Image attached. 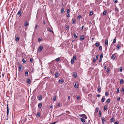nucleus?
I'll list each match as a JSON object with an SVG mask.
<instances>
[{
  "mask_svg": "<svg viewBox=\"0 0 124 124\" xmlns=\"http://www.w3.org/2000/svg\"><path fill=\"white\" fill-rule=\"evenodd\" d=\"M114 118L113 117H112L110 119V121L111 122H113L114 121Z\"/></svg>",
  "mask_w": 124,
  "mask_h": 124,
  "instance_id": "nucleus-41",
  "label": "nucleus"
},
{
  "mask_svg": "<svg viewBox=\"0 0 124 124\" xmlns=\"http://www.w3.org/2000/svg\"><path fill=\"white\" fill-rule=\"evenodd\" d=\"M33 61V59L32 58H31L30 59V61L31 62H32Z\"/></svg>",
  "mask_w": 124,
  "mask_h": 124,
  "instance_id": "nucleus-58",
  "label": "nucleus"
},
{
  "mask_svg": "<svg viewBox=\"0 0 124 124\" xmlns=\"http://www.w3.org/2000/svg\"><path fill=\"white\" fill-rule=\"evenodd\" d=\"M70 12V10L68 9L67 10V13H69Z\"/></svg>",
  "mask_w": 124,
  "mask_h": 124,
  "instance_id": "nucleus-52",
  "label": "nucleus"
},
{
  "mask_svg": "<svg viewBox=\"0 0 124 124\" xmlns=\"http://www.w3.org/2000/svg\"><path fill=\"white\" fill-rule=\"evenodd\" d=\"M22 13L21 10H19L18 13L17 14L19 16V17L21 16V15Z\"/></svg>",
  "mask_w": 124,
  "mask_h": 124,
  "instance_id": "nucleus-4",
  "label": "nucleus"
},
{
  "mask_svg": "<svg viewBox=\"0 0 124 124\" xmlns=\"http://www.w3.org/2000/svg\"><path fill=\"white\" fill-rule=\"evenodd\" d=\"M103 55L102 54H101L100 55V58H102L103 57Z\"/></svg>",
  "mask_w": 124,
  "mask_h": 124,
  "instance_id": "nucleus-44",
  "label": "nucleus"
},
{
  "mask_svg": "<svg viewBox=\"0 0 124 124\" xmlns=\"http://www.w3.org/2000/svg\"><path fill=\"white\" fill-rule=\"evenodd\" d=\"M97 91L98 93H100L101 91V88L100 86H98L97 87Z\"/></svg>",
  "mask_w": 124,
  "mask_h": 124,
  "instance_id": "nucleus-1",
  "label": "nucleus"
},
{
  "mask_svg": "<svg viewBox=\"0 0 124 124\" xmlns=\"http://www.w3.org/2000/svg\"><path fill=\"white\" fill-rule=\"evenodd\" d=\"M7 115H8H8L9 114V108L8 107V104H7Z\"/></svg>",
  "mask_w": 124,
  "mask_h": 124,
  "instance_id": "nucleus-6",
  "label": "nucleus"
},
{
  "mask_svg": "<svg viewBox=\"0 0 124 124\" xmlns=\"http://www.w3.org/2000/svg\"><path fill=\"white\" fill-rule=\"evenodd\" d=\"M101 111H99V117L101 116Z\"/></svg>",
  "mask_w": 124,
  "mask_h": 124,
  "instance_id": "nucleus-34",
  "label": "nucleus"
},
{
  "mask_svg": "<svg viewBox=\"0 0 124 124\" xmlns=\"http://www.w3.org/2000/svg\"><path fill=\"white\" fill-rule=\"evenodd\" d=\"M98 55H97L96 57V59L97 60L98 59Z\"/></svg>",
  "mask_w": 124,
  "mask_h": 124,
  "instance_id": "nucleus-60",
  "label": "nucleus"
},
{
  "mask_svg": "<svg viewBox=\"0 0 124 124\" xmlns=\"http://www.w3.org/2000/svg\"><path fill=\"white\" fill-rule=\"evenodd\" d=\"M84 36H83V35L81 36L80 37V39L81 40H83L84 39Z\"/></svg>",
  "mask_w": 124,
  "mask_h": 124,
  "instance_id": "nucleus-17",
  "label": "nucleus"
},
{
  "mask_svg": "<svg viewBox=\"0 0 124 124\" xmlns=\"http://www.w3.org/2000/svg\"><path fill=\"white\" fill-rule=\"evenodd\" d=\"M110 68H108L106 70V72L107 73H108L109 71Z\"/></svg>",
  "mask_w": 124,
  "mask_h": 124,
  "instance_id": "nucleus-26",
  "label": "nucleus"
},
{
  "mask_svg": "<svg viewBox=\"0 0 124 124\" xmlns=\"http://www.w3.org/2000/svg\"><path fill=\"white\" fill-rule=\"evenodd\" d=\"M38 28V25H36L35 27V29H34V31H35Z\"/></svg>",
  "mask_w": 124,
  "mask_h": 124,
  "instance_id": "nucleus-23",
  "label": "nucleus"
},
{
  "mask_svg": "<svg viewBox=\"0 0 124 124\" xmlns=\"http://www.w3.org/2000/svg\"><path fill=\"white\" fill-rule=\"evenodd\" d=\"M60 60V59L59 58H57V59H56V61L57 62H58Z\"/></svg>",
  "mask_w": 124,
  "mask_h": 124,
  "instance_id": "nucleus-46",
  "label": "nucleus"
},
{
  "mask_svg": "<svg viewBox=\"0 0 124 124\" xmlns=\"http://www.w3.org/2000/svg\"><path fill=\"white\" fill-rule=\"evenodd\" d=\"M100 96H101V95L99 94H98V95H97V97H100Z\"/></svg>",
  "mask_w": 124,
  "mask_h": 124,
  "instance_id": "nucleus-57",
  "label": "nucleus"
},
{
  "mask_svg": "<svg viewBox=\"0 0 124 124\" xmlns=\"http://www.w3.org/2000/svg\"><path fill=\"white\" fill-rule=\"evenodd\" d=\"M43 49L42 46H40L39 48L38 51H40Z\"/></svg>",
  "mask_w": 124,
  "mask_h": 124,
  "instance_id": "nucleus-7",
  "label": "nucleus"
},
{
  "mask_svg": "<svg viewBox=\"0 0 124 124\" xmlns=\"http://www.w3.org/2000/svg\"><path fill=\"white\" fill-rule=\"evenodd\" d=\"M58 82L59 83L62 84L64 82V80H63L62 79H60L59 80Z\"/></svg>",
  "mask_w": 124,
  "mask_h": 124,
  "instance_id": "nucleus-2",
  "label": "nucleus"
},
{
  "mask_svg": "<svg viewBox=\"0 0 124 124\" xmlns=\"http://www.w3.org/2000/svg\"><path fill=\"white\" fill-rule=\"evenodd\" d=\"M96 59L95 58H94L93 61V62L94 63L96 62Z\"/></svg>",
  "mask_w": 124,
  "mask_h": 124,
  "instance_id": "nucleus-53",
  "label": "nucleus"
},
{
  "mask_svg": "<svg viewBox=\"0 0 124 124\" xmlns=\"http://www.w3.org/2000/svg\"><path fill=\"white\" fill-rule=\"evenodd\" d=\"M73 76L75 78H76L77 77V73L74 72L73 73Z\"/></svg>",
  "mask_w": 124,
  "mask_h": 124,
  "instance_id": "nucleus-9",
  "label": "nucleus"
},
{
  "mask_svg": "<svg viewBox=\"0 0 124 124\" xmlns=\"http://www.w3.org/2000/svg\"><path fill=\"white\" fill-rule=\"evenodd\" d=\"M115 56L114 54H113L111 56V59L114 60L115 59Z\"/></svg>",
  "mask_w": 124,
  "mask_h": 124,
  "instance_id": "nucleus-19",
  "label": "nucleus"
},
{
  "mask_svg": "<svg viewBox=\"0 0 124 124\" xmlns=\"http://www.w3.org/2000/svg\"><path fill=\"white\" fill-rule=\"evenodd\" d=\"M47 31H49L50 32L53 33V31L51 30L49 27H48L47 28Z\"/></svg>",
  "mask_w": 124,
  "mask_h": 124,
  "instance_id": "nucleus-5",
  "label": "nucleus"
},
{
  "mask_svg": "<svg viewBox=\"0 0 124 124\" xmlns=\"http://www.w3.org/2000/svg\"><path fill=\"white\" fill-rule=\"evenodd\" d=\"M121 91L122 92H124V88H123L121 90Z\"/></svg>",
  "mask_w": 124,
  "mask_h": 124,
  "instance_id": "nucleus-61",
  "label": "nucleus"
},
{
  "mask_svg": "<svg viewBox=\"0 0 124 124\" xmlns=\"http://www.w3.org/2000/svg\"><path fill=\"white\" fill-rule=\"evenodd\" d=\"M78 83H75L74 85V87L76 88H77L78 86Z\"/></svg>",
  "mask_w": 124,
  "mask_h": 124,
  "instance_id": "nucleus-3",
  "label": "nucleus"
},
{
  "mask_svg": "<svg viewBox=\"0 0 124 124\" xmlns=\"http://www.w3.org/2000/svg\"><path fill=\"white\" fill-rule=\"evenodd\" d=\"M15 41H18L19 40V38L17 36V37L16 38V39H15Z\"/></svg>",
  "mask_w": 124,
  "mask_h": 124,
  "instance_id": "nucleus-22",
  "label": "nucleus"
},
{
  "mask_svg": "<svg viewBox=\"0 0 124 124\" xmlns=\"http://www.w3.org/2000/svg\"><path fill=\"white\" fill-rule=\"evenodd\" d=\"M57 122H53V123H51L50 124H55Z\"/></svg>",
  "mask_w": 124,
  "mask_h": 124,
  "instance_id": "nucleus-51",
  "label": "nucleus"
},
{
  "mask_svg": "<svg viewBox=\"0 0 124 124\" xmlns=\"http://www.w3.org/2000/svg\"><path fill=\"white\" fill-rule=\"evenodd\" d=\"M116 38H115V39H114L113 42V43H115L116 42Z\"/></svg>",
  "mask_w": 124,
  "mask_h": 124,
  "instance_id": "nucleus-29",
  "label": "nucleus"
},
{
  "mask_svg": "<svg viewBox=\"0 0 124 124\" xmlns=\"http://www.w3.org/2000/svg\"><path fill=\"white\" fill-rule=\"evenodd\" d=\"M80 120L82 122H84L85 121V119L82 118H80Z\"/></svg>",
  "mask_w": 124,
  "mask_h": 124,
  "instance_id": "nucleus-16",
  "label": "nucleus"
},
{
  "mask_svg": "<svg viewBox=\"0 0 124 124\" xmlns=\"http://www.w3.org/2000/svg\"><path fill=\"white\" fill-rule=\"evenodd\" d=\"M74 60H73V59H71V64H72L74 62Z\"/></svg>",
  "mask_w": 124,
  "mask_h": 124,
  "instance_id": "nucleus-36",
  "label": "nucleus"
},
{
  "mask_svg": "<svg viewBox=\"0 0 124 124\" xmlns=\"http://www.w3.org/2000/svg\"><path fill=\"white\" fill-rule=\"evenodd\" d=\"M28 72L27 71H26L25 73V76H27L28 75Z\"/></svg>",
  "mask_w": 124,
  "mask_h": 124,
  "instance_id": "nucleus-40",
  "label": "nucleus"
},
{
  "mask_svg": "<svg viewBox=\"0 0 124 124\" xmlns=\"http://www.w3.org/2000/svg\"><path fill=\"white\" fill-rule=\"evenodd\" d=\"M42 96L41 95H40V96L39 97V100H41L42 99Z\"/></svg>",
  "mask_w": 124,
  "mask_h": 124,
  "instance_id": "nucleus-33",
  "label": "nucleus"
},
{
  "mask_svg": "<svg viewBox=\"0 0 124 124\" xmlns=\"http://www.w3.org/2000/svg\"><path fill=\"white\" fill-rule=\"evenodd\" d=\"M114 124H119V123L117 122H115Z\"/></svg>",
  "mask_w": 124,
  "mask_h": 124,
  "instance_id": "nucleus-62",
  "label": "nucleus"
},
{
  "mask_svg": "<svg viewBox=\"0 0 124 124\" xmlns=\"http://www.w3.org/2000/svg\"><path fill=\"white\" fill-rule=\"evenodd\" d=\"M116 49L117 50H119L120 48V46L119 45H117L116 47Z\"/></svg>",
  "mask_w": 124,
  "mask_h": 124,
  "instance_id": "nucleus-21",
  "label": "nucleus"
},
{
  "mask_svg": "<svg viewBox=\"0 0 124 124\" xmlns=\"http://www.w3.org/2000/svg\"><path fill=\"white\" fill-rule=\"evenodd\" d=\"M120 100V97H118L117 99V100L118 101H119Z\"/></svg>",
  "mask_w": 124,
  "mask_h": 124,
  "instance_id": "nucleus-55",
  "label": "nucleus"
},
{
  "mask_svg": "<svg viewBox=\"0 0 124 124\" xmlns=\"http://www.w3.org/2000/svg\"><path fill=\"white\" fill-rule=\"evenodd\" d=\"M105 100V99L104 98H102L101 101L102 102H103Z\"/></svg>",
  "mask_w": 124,
  "mask_h": 124,
  "instance_id": "nucleus-27",
  "label": "nucleus"
},
{
  "mask_svg": "<svg viewBox=\"0 0 124 124\" xmlns=\"http://www.w3.org/2000/svg\"><path fill=\"white\" fill-rule=\"evenodd\" d=\"M42 104L41 103H39L38 105V107L39 108H40L42 107Z\"/></svg>",
  "mask_w": 124,
  "mask_h": 124,
  "instance_id": "nucleus-8",
  "label": "nucleus"
},
{
  "mask_svg": "<svg viewBox=\"0 0 124 124\" xmlns=\"http://www.w3.org/2000/svg\"><path fill=\"white\" fill-rule=\"evenodd\" d=\"M119 92V88H118L117 90H116V92L118 93Z\"/></svg>",
  "mask_w": 124,
  "mask_h": 124,
  "instance_id": "nucleus-50",
  "label": "nucleus"
},
{
  "mask_svg": "<svg viewBox=\"0 0 124 124\" xmlns=\"http://www.w3.org/2000/svg\"><path fill=\"white\" fill-rule=\"evenodd\" d=\"M76 21V20L75 19H74L72 21V23L73 24H74L75 23V22Z\"/></svg>",
  "mask_w": 124,
  "mask_h": 124,
  "instance_id": "nucleus-43",
  "label": "nucleus"
},
{
  "mask_svg": "<svg viewBox=\"0 0 124 124\" xmlns=\"http://www.w3.org/2000/svg\"><path fill=\"white\" fill-rule=\"evenodd\" d=\"M105 44L107 46L108 45V40L107 39H106L105 41Z\"/></svg>",
  "mask_w": 124,
  "mask_h": 124,
  "instance_id": "nucleus-20",
  "label": "nucleus"
},
{
  "mask_svg": "<svg viewBox=\"0 0 124 124\" xmlns=\"http://www.w3.org/2000/svg\"><path fill=\"white\" fill-rule=\"evenodd\" d=\"M27 82L28 84H30L31 83V81L30 79H27Z\"/></svg>",
  "mask_w": 124,
  "mask_h": 124,
  "instance_id": "nucleus-13",
  "label": "nucleus"
},
{
  "mask_svg": "<svg viewBox=\"0 0 124 124\" xmlns=\"http://www.w3.org/2000/svg\"><path fill=\"white\" fill-rule=\"evenodd\" d=\"M59 76V73L58 72H56L55 73V78H57Z\"/></svg>",
  "mask_w": 124,
  "mask_h": 124,
  "instance_id": "nucleus-11",
  "label": "nucleus"
},
{
  "mask_svg": "<svg viewBox=\"0 0 124 124\" xmlns=\"http://www.w3.org/2000/svg\"><path fill=\"white\" fill-rule=\"evenodd\" d=\"M67 16L68 17H70V14H68V15H67Z\"/></svg>",
  "mask_w": 124,
  "mask_h": 124,
  "instance_id": "nucleus-64",
  "label": "nucleus"
},
{
  "mask_svg": "<svg viewBox=\"0 0 124 124\" xmlns=\"http://www.w3.org/2000/svg\"><path fill=\"white\" fill-rule=\"evenodd\" d=\"M123 81V79H121L120 82V84H122Z\"/></svg>",
  "mask_w": 124,
  "mask_h": 124,
  "instance_id": "nucleus-31",
  "label": "nucleus"
},
{
  "mask_svg": "<svg viewBox=\"0 0 124 124\" xmlns=\"http://www.w3.org/2000/svg\"><path fill=\"white\" fill-rule=\"evenodd\" d=\"M106 14V12L105 11H104L103 12V15H105Z\"/></svg>",
  "mask_w": 124,
  "mask_h": 124,
  "instance_id": "nucleus-35",
  "label": "nucleus"
},
{
  "mask_svg": "<svg viewBox=\"0 0 124 124\" xmlns=\"http://www.w3.org/2000/svg\"><path fill=\"white\" fill-rule=\"evenodd\" d=\"M76 55H74L73 57V60H75L76 59Z\"/></svg>",
  "mask_w": 124,
  "mask_h": 124,
  "instance_id": "nucleus-32",
  "label": "nucleus"
},
{
  "mask_svg": "<svg viewBox=\"0 0 124 124\" xmlns=\"http://www.w3.org/2000/svg\"><path fill=\"white\" fill-rule=\"evenodd\" d=\"M24 24L25 26H27L29 25V23L27 21H26L25 22Z\"/></svg>",
  "mask_w": 124,
  "mask_h": 124,
  "instance_id": "nucleus-10",
  "label": "nucleus"
},
{
  "mask_svg": "<svg viewBox=\"0 0 124 124\" xmlns=\"http://www.w3.org/2000/svg\"><path fill=\"white\" fill-rule=\"evenodd\" d=\"M69 28V26L68 25L67 26L66 28V29L67 30V29H68Z\"/></svg>",
  "mask_w": 124,
  "mask_h": 124,
  "instance_id": "nucleus-59",
  "label": "nucleus"
},
{
  "mask_svg": "<svg viewBox=\"0 0 124 124\" xmlns=\"http://www.w3.org/2000/svg\"><path fill=\"white\" fill-rule=\"evenodd\" d=\"M101 119H102V123L103 124H104L105 121V118L104 117H103L101 118Z\"/></svg>",
  "mask_w": 124,
  "mask_h": 124,
  "instance_id": "nucleus-14",
  "label": "nucleus"
},
{
  "mask_svg": "<svg viewBox=\"0 0 124 124\" xmlns=\"http://www.w3.org/2000/svg\"><path fill=\"white\" fill-rule=\"evenodd\" d=\"M107 108V106H106V105H105L104 106V107L103 108V110L104 111L105 110H106Z\"/></svg>",
  "mask_w": 124,
  "mask_h": 124,
  "instance_id": "nucleus-25",
  "label": "nucleus"
},
{
  "mask_svg": "<svg viewBox=\"0 0 124 124\" xmlns=\"http://www.w3.org/2000/svg\"><path fill=\"white\" fill-rule=\"evenodd\" d=\"M81 16L80 15H79L78 16V19H80L81 18Z\"/></svg>",
  "mask_w": 124,
  "mask_h": 124,
  "instance_id": "nucleus-48",
  "label": "nucleus"
},
{
  "mask_svg": "<svg viewBox=\"0 0 124 124\" xmlns=\"http://www.w3.org/2000/svg\"><path fill=\"white\" fill-rule=\"evenodd\" d=\"M82 116L84 118L86 119L87 118V117L86 115L85 114H83L82 115Z\"/></svg>",
  "mask_w": 124,
  "mask_h": 124,
  "instance_id": "nucleus-18",
  "label": "nucleus"
},
{
  "mask_svg": "<svg viewBox=\"0 0 124 124\" xmlns=\"http://www.w3.org/2000/svg\"><path fill=\"white\" fill-rule=\"evenodd\" d=\"M61 12L62 13L64 11V8H62L61 10Z\"/></svg>",
  "mask_w": 124,
  "mask_h": 124,
  "instance_id": "nucleus-39",
  "label": "nucleus"
},
{
  "mask_svg": "<svg viewBox=\"0 0 124 124\" xmlns=\"http://www.w3.org/2000/svg\"><path fill=\"white\" fill-rule=\"evenodd\" d=\"M114 2L116 3H117L118 2L117 0H115Z\"/></svg>",
  "mask_w": 124,
  "mask_h": 124,
  "instance_id": "nucleus-56",
  "label": "nucleus"
},
{
  "mask_svg": "<svg viewBox=\"0 0 124 124\" xmlns=\"http://www.w3.org/2000/svg\"><path fill=\"white\" fill-rule=\"evenodd\" d=\"M22 61L23 63H24L26 62V60L24 58H23L22 59Z\"/></svg>",
  "mask_w": 124,
  "mask_h": 124,
  "instance_id": "nucleus-37",
  "label": "nucleus"
},
{
  "mask_svg": "<svg viewBox=\"0 0 124 124\" xmlns=\"http://www.w3.org/2000/svg\"><path fill=\"white\" fill-rule=\"evenodd\" d=\"M122 67H120L119 69V71L120 72H121L122 71Z\"/></svg>",
  "mask_w": 124,
  "mask_h": 124,
  "instance_id": "nucleus-49",
  "label": "nucleus"
},
{
  "mask_svg": "<svg viewBox=\"0 0 124 124\" xmlns=\"http://www.w3.org/2000/svg\"><path fill=\"white\" fill-rule=\"evenodd\" d=\"M102 47L101 46H99V49L100 50H101L102 49Z\"/></svg>",
  "mask_w": 124,
  "mask_h": 124,
  "instance_id": "nucleus-47",
  "label": "nucleus"
},
{
  "mask_svg": "<svg viewBox=\"0 0 124 124\" xmlns=\"http://www.w3.org/2000/svg\"><path fill=\"white\" fill-rule=\"evenodd\" d=\"M74 37L75 39H76L77 38V36L75 34H74Z\"/></svg>",
  "mask_w": 124,
  "mask_h": 124,
  "instance_id": "nucleus-45",
  "label": "nucleus"
},
{
  "mask_svg": "<svg viewBox=\"0 0 124 124\" xmlns=\"http://www.w3.org/2000/svg\"><path fill=\"white\" fill-rule=\"evenodd\" d=\"M105 94L106 96H107L108 95V93L107 92H106L105 93Z\"/></svg>",
  "mask_w": 124,
  "mask_h": 124,
  "instance_id": "nucleus-54",
  "label": "nucleus"
},
{
  "mask_svg": "<svg viewBox=\"0 0 124 124\" xmlns=\"http://www.w3.org/2000/svg\"><path fill=\"white\" fill-rule=\"evenodd\" d=\"M53 100L54 101H55L56 100V98L55 96H54L53 97Z\"/></svg>",
  "mask_w": 124,
  "mask_h": 124,
  "instance_id": "nucleus-42",
  "label": "nucleus"
},
{
  "mask_svg": "<svg viewBox=\"0 0 124 124\" xmlns=\"http://www.w3.org/2000/svg\"><path fill=\"white\" fill-rule=\"evenodd\" d=\"M22 65H20L19 66V71H20L21 70H22Z\"/></svg>",
  "mask_w": 124,
  "mask_h": 124,
  "instance_id": "nucleus-12",
  "label": "nucleus"
},
{
  "mask_svg": "<svg viewBox=\"0 0 124 124\" xmlns=\"http://www.w3.org/2000/svg\"><path fill=\"white\" fill-rule=\"evenodd\" d=\"M93 13V11H91L89 13V15L90 16H92Z\"/></svg>",
  "mask_w": 124,
  "mask_h": 124,
  "instance_id": "nucleus-28",
  "label": "nucleus"
},
{
  "mask_svg": "<svg viewBox=\"0 0 124 124\" xmlns=\"http://www.w3.org/2000/svg\"><path fill=\"white\" fill-rule=\"evenodd\" d=\"M99 108H96L95 109V112L97 113L99 110Z\"/></svg>",
  "mask_w": 124,
  "mask_h": 124,
  "instance_id": "nucleus-30",
  "label": "nucleus"
},
{
  "mask_svg": "<svg viewBox=\"0 0 124 124\" xmlns=\"http://www.w3.org/2000/svg\"><path fill=\"white\" fill-rule=\"evenodd\" d=\"M110 101V100L109 99H108L106 101V102L108 103H109Z\"/></svg>",
  "mask_w": 124,
  "mask_h": 124,
  "instance_id": "nucleus-38",
  "label": "nucleus"
},
{
  "mask_svg": "<svg viewBox=\"0 0 124 124\" xmlns=\"http://www.w3.org/2000/svg\"><path fill=\"white\" fill-rule=\"evenodd\" d=\"M40 114L39 112H38L37 113V117H39L40 116Z\"/></svg>",
  "mask_w": 124,
  "mask_h": 124,
  "instance_id": "nucleus-24",
  "label": "nucleus"
},
{
  "mask_svg": "<svg viewBox=\"0 0 124 124\" xmlns=\"http://www.w3.org/2000/svg\"><path fill=\"white\" fill-rule=\"evenodd\" d=\"M100 45V43L99 42H96L95 43V46L96 47H98Z\"/></svg>",
  "mask_w": 124,
  "mask_h": 124,
  "instance_id": "nucleus-15",
  "label": "nucleus"
},
{
  "mask_svg": "<svg viewBox=\"0 0 124 124\" xmlns=\"http://www.w3.org/2000/svg\"><path fill=\"white\" fill-rule=\"evenodd\" d=\"M41 39L40 38H39L38 39V41H39V42H40L41 41Z\"/></svg>",
  "mask_w": 124,
  "mask_h": 124,
  "instance_id": "nucleus-63",
  "label": "nucleus"
}]
</instances>
